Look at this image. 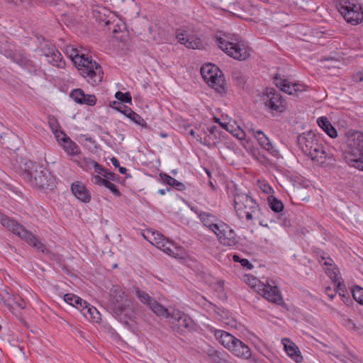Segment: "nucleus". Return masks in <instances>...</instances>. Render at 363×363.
<instances>
[{
    "mask_svg": "<svg viewBox=\"0 0 363 363\" xmlns=\"http://www.w3.org/2000/svg\"><path fill=\"white\" fill-rule=\"evenodd\" d=\"M62 135V146L68 155H75L80 152L79 147L74 142H72L65 134Z\"/></svg>",
    "mask_w": 363,
    "mask_h": 363,
    "instance_id": "nucleus-28",
    "label": "nucleus"
},
{
    "mask_svg": "<svg viewBox=\"0 0 363 363\" xmlns=\"http://www.w3.org/2000/svg\"><path fill=\"white\" fill-rule=\"evenodd\" d=\"M111 298L113 308L117 315H121L123 313L125 315H127L131 312V301L121 286H113L111 291Z\"/></svg>",
    "mask_w": 363,
    "mask_h": 363,
    "instance_id": "nucleus-12",
    "label": "nucleus"
},
{
    "mask_svg": "<svg viewBox=\"0 0 363 363\" xmlns=\"http://www.w3.org/2000/svg\"><path fill=\"white\" fill-rule=\"evenodd\" d=\"M144 237L152 245L162 250L171 257L183 259L185 257L184 250L175 243L166 240L164 236L158 233H152V237Z\"/></svg>",
    "mask_w": 363,
    "mask_h": 363,
    "instance_id": "nucleus-10",
    "label": "nucleus"
},
{
    "mask_svg": "<svg viewBox=\"0 0 363 363\" xmlns=\"http://www.w3.org/2000/svg\"><path fill=\"white\" fill-rule=\"evenodd\" d=\"M223 286H224L223 281H219L216 284V290L218 292L219 295L222 297L225 296Z\"/></svg>",
    "mask_w": 363,
    "mask_h": 363,
    "instance_id": "nucleus-48",
    "label": "nucleus"
},
{
    "mask_svg": "<svg viewBox=\"0 0 363 363\" xmlns=\"http://www.w3.org/2000/svg\"><path fill=\"white\" fill-rule=\"evenodd\" d=\"M177 38L180 43L184 44L188 48L199 49L202 45L199 38L189 35L186 32H178Z\"/></svg>",
    "mask_w": 363,
    "mask_h": 363,
    "instance_id": "nucleus-18",
    "label": "nucleus"
},
{
    "mask_svg": "<svg viewBox=\"0 0 363 363\" xmlns=\"http://www.w3.org/2000/svg\"><path fill=\"white\" fill-rule=\"evenodd\" d=\"M24 177L32 186L40 189H52L55 184V177L40 165L32 164L30 169L26 170Z\"/></svg>",
    "mask_w": 363,
    "mask_h": 363,
    "instance_id": "nucleus-4",
    "label": "nucleus"
},
{
    "mask_svg": "<svg viewBox=\"0 0 363 363\" xmlns=\"http://www.w3.org/2000/svg\"><path fill=\"white\" fill-rule=\"evenodd\" d=\"M297 142L301 151L318 164L327 167L335 162L333 156L327 152L323 145L318 143L313 131L309 130L299 135Z\"/></svg>",
    "mask_w": 363,
    "mask_h": 363,
    "instance_id": "nucleus-2",
    "label": "nucleus"
},
{
    "mask_svg": "<svg viewBox=\"0 0 363 363\" xmlns=\"http://www.w3.org/2000/svg\"><path fill=\"white\" fill-rule=\"evenodd\" d=\"M211 333L213 334L215 338L218 341V342L228 350L230 349L236 338L233 335L222 330L211 328Z\"/></svg>",
    "mask_w": 363,
    "mask_h": 363,
    "instance_id": "nucleus-20",
    "label": "nucleus"
},
{
    "mask_svg": "<svg viewBox=\"0 0 363 363\" xmlns=\"http://www.w3.org/2000/svg\"><path fill=\"white\" fill-rule=\"evenodd\" d=\"M165 190L164 189H160L159 190V193L161 194V195H164L165 194Z\"/></svg>",
    "mask_w": 363,
    "mask_h": 363,
    "instance_id": "nucleus-64",
    "label": "nucleus"
},
{
    "mask_svg": "<svg viewBox=\"0 0 363 363\" xmlns=\"http://www.w3.org/2000/svg\"><path fill=\"white\" fill-rule=\"evenodd\" d=\"M265 95L267 98L266 106L272 111L279 113L284 112L286 108V103L280 95L272 88H267Z\"/></svg>",
    "mask_w": 363,
    "mask_h": 363,
    "instance_id": "nucleus-14",
    "label": "nucleus"
},
{
    "mask_svg": "<svg viewBox=\"0 0 363 363\" xmlns=\"http://www.w3.org/2000/svg\"><path fill=\"white\" fill-rule=\"evenodd\" d=\"M214 233L216 235L219 242L224 246H235L238 242L235 231L223 222H220L219 227Z\"/></svg>",
    "mask_w": 363,
    "mask_h": 363,
    "instance_id": "nucleus-13",
    "label": "nucleus"
},
{
    "mask_svg": "<svg viewBox=\"0 0 363 363\" xmlns=\"http://www.w3.org/2000/svg\"><path fill=\"white\" fill-rule=\"evenodd\" d=\"M1 225L6 228L14 235L24 240L28 245L35 247L38 251L43 253L48 252L45 246L30 232L27 230L24 226L17 223L12 218L7 216H2L1 218Z\"/></svg>",
    "mask_w": 363,
    "mask_h": 363,
    "instance_id": "nucleus-5",
    "label": "nucleus"
},
{
    "mask_svg": "<svg viewBox=\"0 0 363 363\" xmlns=\"http://www.w3.org/2000/svg\"><path fill=\"white\" fill-rule=\"evenodd\" d=\"M354 299L359 304L363 305V288L355 286L352 289Z\"/></svg>",
    "mask_w": 363,
    "mask_h": 363,
    "instance_id": "nucleus-34",
    "label": "nucleus"
},
{
    "mask_svg": "<svg viewBox=\"0 0 363 363\" xmlns=\"http://www.w3.org/2000/svg\"><path fill=\"white\" fill-rule=\"evenodd\" d=\"M284 345V349L287 355L296 363H301L303 361V357L298 347L289 338L284 337L281 340Z\"/></svg>",
    "mask_w": 363,
    "mask_h": 363,
    "instance_id": "nucleus-17",
    "label": "nucleus"
},
{
    "mask_svg": "<svg viewBox=\"0 0 363 363\" xmlns=\"http://www.w3.org/2000/svg\"><path fill=\"white\" fill-rule=\"evenodd\" d=\"M115 97L116 99L123 103L131 104L132 101V98L129 92L123 93L118 91L116 93Z\"/></svg>",
    "mask_w": 363,
    "mask_h": 363,
    "instance_id": "nucleus-37",
    "label": "nucleus"
},
{
    "mask_svg": "<svg viewBox=\"0 0 363 363\" xmlns=\"http://www.w3.org/2000/svg\"><path fill=\"white\" fill-rule=\"evenodd\" d=\"M115 104H117L118 105V106H117L116 108H118L119 109L121 110H123V106H125L124 105L120 104V103H117L116 101H114L113 102Z\"/></svg>",
    "mask_w": 363,
    "mask_h": 363,
    "instance_id": "nucleus-63",
    "label": "nucleus"
},
{
    "mask_svg": "<svg viewBox=\"0 0 363 363\" xmlns=\"http://www.w3.org/2000/svg\"><path fill=\"white\" fill-rule=\"evenodd\" d=\"M118 167H119V172H120V173H121V174H125V173H126L127 169H126V168H125V167H120V166H119Z\"/></svg>",
    "mask_w": 363,
    "mask_h": 363,
    "instance_id": "nucleus-62",
    "label": "nucleus"
},
{
    "mask_svg": "<svg viewBox=\"0 0 363 363\" xmlns=\"http://www.w3.org/2000/svg\"><path fill=\"white\" fill-rule=\"evenodd\" d=\"M337 8L345 20L352 25H358L363 21V10L358 0H340Z\"/></svg>",
    "mask_w": 363,
    "mask_h": 363,
    "instance_id": "nucleus-7",
    "label": "nucleus"
},
{
    "mask_svg": "<svg viewBox=\"0 0 363 363\" xmlns=\"http://www.w3.org/2000/svg\"><path fill=\"white\" fill-rule=\"evenodd\" d=\"M209 357L214 363H222L221 359L219 357L218 352L216 350H213L212 352L209 354Z\"/></svg>",
    "mask_w": 363,
    "mask_h": 363,
    "instance_id": "nucleus-50",
    "label": "nucleus"
},
{
    "mask_svg": "<svg viewBox=\"0 0 363 363\" xmlns=\"http://www.w3.org/2000/svg\"><path fill=\"white\" fill-rule=\"evenodd\" d=\"M228 350L238 357L243 359H248L250 357V349L248 346L238 338L235 339V341Z\"/></svg>",
    "mask_w": 363,
    "mask_h": 363,
    "instance_id": "nucleus-23",
    "label": "nucleus"
},
{
    "mask_svg": "<svg viewBox=\"0 0 363 363\" xmlns=\"http://www.w3.org/2000/svg\"><path fill=\"white\" fill-rule=\"evenodd\" d=\"M248 195L237 194L234 198V207L240 219H250V211H247Z\"/></svg>",
    "mask_w": 363,
    "mask_h": 363,
    "instance_id": "nucleus-16",
    "label": "nucleus"
},
{
    "mask_svg": "<svg viewBox=\"0 0 363 363\" xmlns=\"http://www.w3.org/2000/svg\"><path fill=\"white\" fill-rule=\"evenodd\" d=\"M111 162L115 167H118L120 166L118 160L114 157L111 159Z\"/></svg>",
    "mask_w": 363,
    "mask_h": 363,
    "instance_id": "nucleus-57",
    "label": "nucleus"
},
{
    "mask_svg": "<svg viewBox=\"0 0 363 363\" xmlns=\"http://www.w3.org/2000/svg\"><path fill=\"white\" fill-rule=\"evenodd\" d=\"M233 261L236 262H240L242 266L250 268V262L247 259H242L238 255H234L233 256Z\"/></svg>",
    "mask_w": 363,
    "mask_h": 363,
    "instance_id": "nucleus-45",
    "label": "nucleus"
},
{
    "mask_svg": "<svg viewBox=\"0 0 363 363\" xmlns=\"http://www.w3.org/2000/svg\"><path fill=\"white\" fill-rule=\"evenodd\" d=\"M320 262L323 265L326 267L325 268H324V269L325 270V272L330 278V279L335 284L337 283L338 281H340L341 279L340 277V272L338 269L335 265H333V259L330 257H322V260Z\"/></svg>",
    "mask_w": 363,
    "mask_h": 363,
    "instance_id": "nucleus-24",
    "label": "nucleus"
},
{
    "mask_svg": "<svg viewBox=\"0 0 363 363\" xmlns=\"http://www.w3.org/2000/svg\"><path fill=\"white\" fill-rule=\"evenodd\" d=\"M349 356H350V357H349V359H350L351 361H354V362H358V360H359V359H358V358H357L355 355H354V354H351V353H349Z\"/></svg>",
    "mask_w": 363,
    "mask_h": 363,
    "instance_id": "nucleus-59",
    "label": "nucleus"
},
{
    "mask_svg": "<svg viewBox=\"0 0 363 363\" xmlns=\"http://www.w3.org/2000/svg\"><path fill=\"white\" fill-rule=\"evenodd\" d=\"M218 45L228 55L238 60H245L249 56L247 49L245 48L242 41L238 38H223L217 39Z\"/></svg>",
    "mask_w": 363,
    "mask_h": 363,
    "instance_id": "nucleus-8",
    "label": "nucleus"
},
{
    "mask_svg": "<svg viewBox=\"0 0 363 363\" xmlns=\"http://www.w3.org/2000/svg\"><path fill=\"white\" fill-rule=\"evenodd\" d=\"M318 126L331 138L337 137V132L326 116H321L317 119Z\"/></svg>",
    "mask_w": 363,
    "mask_h": 363,
    "instance_id": "nucleus-26",
    "label": "nucleus"
},
{
    "mask_svg": "<svg viewBox=\"0 0 363 363\" xmlns=\"http://www.w3.org/2000/svg\"><path fill=\"white\" fill-rule=\"evenodd\" d=\"M128 118L135 122L136 124L140 125L143 127H147V123L145 121V120L138 113L133 111L130 115L128 116Z\"/></svg>",
    "mask_w": 363,
    "mask_h": 363,
    "instance_id": "nucleus-38",
    "label": "nucleus"
},
{
    "mask_svg": "<svg viewBox=\"0 0 363 363\" xmlns=\"http://www.w3.org/2000/svg\"><path fill=\"white\" fill-rule=\"evenodd\" d=\"M335 291L340 296L347 294L346 286L341 281L335 284Z\"/></svg>",
    "mask_w": 363,
    "mask_h": 363,
    "instance_id": "nucleus-46",
    "label": "nucleus"
},
{
    "mask_svg": "<svg viewBox=\"0 0 363 363\" xmlns=\"http://www.w3.org/2000/svg\"><path fill=\"white\" fill-rule=\"evenodd\" d=\"M106 181L107 179H106L105 178H102L99 175H94L91 178V182L94 184L99 186H104L105 182H106Z\"/></svg>",
    "mask_w": 363,
    "mask_h": 363,
    "instance_id": "nucleus-47",
    "label": "nucleus"
},
{
    "mask_svg": "<svg viewBox=\"0 0 363 363\" xmlns=\"http://www.w3.org/2000/svg\"><path fill=\"white\" fill-rule=\"evenodd\" d=\"M201 74L204 81L218 92L224 90L225 79L222 72L215 65L205 64L201 68Z\"/></svg>",
    "mask_w": 363,
    "mask_h": 363,
    "instance_id": "nucleus-11",
    "label": "nucleus"
},
{
    "mask_svg": "<svg viewBox=\"0 0 363 363\" xmlns=\"http://www.w3.org/2000/svg\"><path fill=\"white\" fill-rule=\"evenodd\" d=\"M254 138L258 144L264 150L268 151L271 155L277 156L279 152L274 148L267 135L261 130L253 131Z\"/></svg>",
    "mask_w": 363,
    "mask_h": 363,
    "instance_id": "nucleus-22",
    "label": "nucleus"
},
{
    "mask_svg": "<svg viewBox=\"0 0 363 363\" xmlns=\"http://www.w3.org/2000/svg\"><path fill=\"white\" fill-rule=\"evenodd\" d=\"M123 110H121L118 108H116L117 110H118L119 111H121V113H123L124 115H125L128 118V116L130 115V113H132V112L133 111L127 106H123Z\"/></svg>",
    "mask_w": 363,
    "mask_h": 363,
    "instance_id": "nucleus-52",
    "label": "nucleus"
},
{
    "mask_svg": "<svg viewBox=\"0 0 363 363\" xmlns=\"http://www.w3.org/2000/svg\"><path fill=\"white\" fill-rule=\"evenodd\" d=\"M74 65L79 74L92 86H96L101 82L103 70L101 67L88 54L77 57Z\"/></svg>",
    "mask_w": 363,
    "mask_h": 363,
    "instance_id": "nucleus-3",
    "label": "nucleus"
},
{
    "mask_svg": "<svg viewBox=\"0 0 363 363\" xmlns=\"http://www.w3.org/2000/svg\"><path fill=\"white\" fill-rule=\"evenodd\" d=\"M70 96L77 103L80 104L84 97V93L82 89H77L73 90Z\"/></svg>",
    "mask_w": 363,
    "mask_h": 363,
    "instance_id": "nucleus-40",
    "label": "nucleus"
},
{
    "mask_svg": "<svg viewBox=\"0 0 363 363\" xmlns=\"http://www.w3.org/2000/svg\"><path fill=\"white\" fill-rule=\"evenodd\" d=\"M8 304L11 308H13L14 305L20 309L25 308L26 306V301L18 295H13L11 298H9Z\"/></svg>",
    "mask_w": 363,
    "mask_h": 363,
    "instance_id": "nucleus-32",
    "label": "nucleus"
},
{
    "mask_svg": "<svg viewBox=\"0 0 363 363\" xmlns=\"http://www.w3.org/2000/svg\"><path fill=\"white\" fill-rule=\"evenodd\" d=\"M96 102V98L94 95L85 94L84 97L82 101L81 104H84L89 106H94Z\"/></svg>",
    "mask_w": 363,
    "mask_h": 363,
    "instance_id": "nucleus-42",
    "label": "nucleus"
},
{
    "mask_svg": "<svg viewBox=\"0 0 363 363\" xmlns=\"http://www.w3.org/2000/svg\"><path fill=\"white\" fill-rule=\"evenodd\" d=\"M85 163L87 168H93L94 171L98 174L102 173V171L104 170V167L101 165L91 159L85 160Z\"/></svg>",
    "mask_w": 363,
    "mask_h": 363,
    "instance_id": "nucleus-35",
    "label": "nucleus"
},
{
    "mask_svg": "<svg viewBox=\"0 0 363 363\" xmlns=\"http://www.w3.org/2000/svg\"><path fill=\"white\" fill-rule=\"evenodd\" d=\"M88 305L89 303L86 301L79 298V301L77 302L74 307H75L77 309L79 310L82 313H83Z\"/></svg>",
    "mask_w": 363,
    "mask_h": 363,
    "instance_id": "nucleus-44",
    "label": "nucleus"
},
{
    "mask_svg": "<svg viewBox=\"0 0 363 363\" xmlns=\"http://www.w3.org/2000/svg\"><path fill=\"white\" fill-rule=\"evenodd\" d=\"M198 215L203 224L212 232L215 233L218 230L220 222H218V220L215 216L208 212H200L198 213Z\"/></svg>",
    "mask_w": 363,
    "mask_h": 363,
    "instance_id": "nucleus-25",
    "label": "nucleus"
},
{
    "mask_svg": "<svg viewBox=\"0 0 363 363\" xmlns=\"http://www.w3.org/2000/svg\"><path fill=\"white\" fill-rule=\"evenodd\" d=\"M257 185L259 188L265 194L272 195L274 191V189L267 183L264 181L258 180Z\"/></svg>",
    "mask_w": 363,
    "mask_h": 363,
    "instance_id": "nucleus-39",
    "label": "nucleus"
},
{
    "mask_svg": "<svg viewBox=\"0 0 363 363\" xmlns=\"http://www.w3.org/2000/svg\"><path fill=\"white\" fill-rule=\"evenodd\" d=\"M347 135L345 160L350 166L354 167L357 162L363 159V133L358 131L349 132Z\"/></svg>",
    "mask_w": 363,
    "mask_h": 363,
    "instance_id": "nucleus-6",
    "label": "nucleus"
},
{
    "mask_svg": "<svg viewBox=\"0 0 363 363\" xmlns=\"http://www.w3.org/2000/svg\"><path fill=\"white\" fill-rule=\"evenodd\" d=\"M79 298L73 294H66L64 296V301L68 304L74 306L77 302L79 301Z\"/></svg>",
    "mask_w": 363,
    "mask_h": 363,
    "instance_id": "nucleus-41",
    "label": "nucleus"
},
{
    "mask_svg": "<svg viewBox=\"0 0 363 363\" xmlns=\"http://www.w3.org/2000/svg\"><path fill=\"white\" fill-rule=\"evenodd\" d=\"M107 189H108L113 194H115L117 196H119L121 195V192L117 188V186L110 181L107 180L106 182H105L104 186Z\"/></svg>",
    "mask_w": 363,
    "mask_h": 363,
    "instance_id": "nucleus-43",
    "label": "nucleus"
},
{
    "mask_svg": "<svg viewBox=\"0 0 363 363\" xmlns=\"http://www.w3.org/2000/svg\"><path fill=\"white\" fill-rule=\"evenodd\" d=\"M190 134L191 135H192L194 138L196 139V137H197V134H201V131H199V129H196V130H194V129H191V131H190Z\"/></svg>",
    "mask_w": 363,
    "mask_h": 363,
    "instance_id": "nucleus-56",
    "label": "nucleus"
},
{
    "mask_svg": "<svg viewBox=\"0 0 363 363\" xmlns=\"http://www.w3.org/2000/svg\"><path fill=\"white\" fill-rule=\"evenodd\" d=\"M53 133L55 135V137L57 140V141L59 142V143L60 145H62V135L61 134H65L63 132H62L61 130H55V132H53Z\"/></svg>",
    "mask_w": 363,
    "mask_h": 363,
    "instance_id": "nucleus-54",
    "label": "nucleus"
},
{
    "mask_svg": "<svg viewBox=\"0 0 363 363\" xmlns=\"http://www.w3.org/2000/svg\"><path fill=\"white\" fill-rule=\"evenodd\" d=\"M354 167L363 171V159L360 162H357V164Z\"/></svg>",
    "mask_w": 363,
    "mask_h": 363,
    "instance_id": "nucleus-58",
    "label": "nucleus"
},
{
    "mask_svg": "<svg viewBox=\"0 0 363 363\" xmlns=\"http://www.w3.org/2000/svg\"><path fill=\"white\" fill-rule=\"evenodd\" d=\"M274 82L282 91L290 95L297 94L298 92L306 90V86L303 84L298 83L291 84L288 79H281L278 75L274 77Z\"/></svg>",
    "mask_w": 363,
    "mask_h": 363,
    "instance_id": "nucleus-15",
    "label": "nucleus"
},
{
    "mask_svg": "<svg viewBox=\"0 0 363 363\" xmlns=\"http://www.w3.org/2000/svg\"><path fill=\"white\" fill-rule=\"evenodd\" d=\"M82 314L88 319L94 322H98L100 320V314L97 309L89 304L87 306Z\"/></svg>",
    "mask_w": 363,
    "mask_h": 363,
    "instance_id": "nucleus-31",
    "label": "nucleus"
},
{
    "mask_svg": "<svg viewBox=\"0 0 363 363\" xmlns=\"http://www.w3.org/2000/svg\"><path fill=\"white\" fill-rule=\"evenodd\" d=\"M44 56L50 64L58 68H63L65 65L61 53L55 48H48L44 51Z\"/></svg>",
    "mask_w": 363,
    "mask_h": 363,
    "instance_id": "nucleus-19",
    "label": "nucleus"
},
{
    "mask_svg": "<svg viewBox=\"0 0 363 363\" xmlns=\"http://www.w3.org/2000/svg\"><path fill=\"white\" fill-rule=\"evenodd\" d=\"M160 177L164 184L174 186L179 191H182L185 189V186L184 184L177 181V179L169 176L167 174H160Z\"/></svg>",
    "mask_w": 363,
    "mask_h": 363,
    "instance_id": "nucleus-29",
    "label": "nucleus"
},
{
    "mask_svg": "<svg viewBox=\"0 0 363 363\" xmlns=\"http://www.w3.org/2000/svg\"><path fill=\"white\" fill-rule=\"evenodd\" d=\"M50 126L52 130V132H55V130H58L57 128V122L55 121V118H51L49 121Z\"/></svg>",
    "mask_w": 363,
    "mask_h": 363,
    "instance_id": "nucleus-53",
    "label": "nucleus"
},
{
    "mask_svg": "<svg viewBox=\"0 0 363 363\" xmlns=\"http://www.w3.org/2000/svg\"><path fill=\"white\" fill-rule=\"evenodd\" d=\"M72 192L74 196L84 203H89L91 201V194L85 186L81 182H77L72 184Z\"/></svg>",
    "mask_w": 363,
    "mask_h": 363,
    "instance_id": "nucleus-21",
    "label": "nucleus"
},
{
    "mask_svg": "<svg viewBox=\"0 0 363 363\" xmlns=\"http://www.w3.org/2000/svg\"><path fill=\"white\" fill-rule=\"evenodd\" d=\"M208 130V133L202 130L201 134H197L196 140L204 145L211 146L216 143V135L214 134L213 128Z\"/></svg>",
    "mask_w": 363,
    "mask_h": 363,
    "instance_id": "nucleus-27",
    "label": "nucleus"
},
{
    "mask_svg": "<svg viewBox=\"0 0 363 363\" xmlns=\"http://www.w3.org/2000/svg\"><path fill=\"white\" fill-rule=\"evenodd\" d=\"M352 79L357 83L363 82V72H358L354 74L352 77Z\"/></svg>",
    "mask_w": 363,
    "mask_h": 363,
    "instance_id": "nucleus-51",
    "label": "nucleus"
},
{
    "mask_svg": "<svg viewBox=\"0 0 363 363\" xmlns=\"http://www.w3.org/2000/svg\"><path fill=\"white\" fill-rule=\"evenodd\" d=\"M251 289L262 295L269 301L279 306L284 305V300L281 293L275 285L269 283L264 284L255 277H251Z\"/></svg>",
    "mask_w": 363,
    "mask_h": 363,
    "instance_id": "nucleus-9",
    "label": "nucleus"
},
{
    "mask_svg": "<svg viewBox=\"0 0 363 363\" xmlns=\"http://www.w3.org/2000/svg\"><path fill=\"white\" fill-rule=\"evenodd\" d=\"M135 293L139 300L147 305L157 316L169 318V325L174 332L184 335L194 329V322L189 315L178 309H174L169 313L167 308L160 304L145 291L136 289Z\"/></svg>",
    "mask_w": 363,
    "mask_h": 363,
    "instance_id": "nucleus-1",
    "label": "nucleus"
},
{
    "mask_svg": "<svg viewBox=\"0 0 363 363\" xmlns=\"http://www.w3.org/2000/svg\"><path fill=\"white\" fill-rule=\"evenodd\" d=\"M325 294L330 298H333L335 295V293H333V290H332V289L330 287H327L325 289Z\"/></svg>",
    "mask_w": 363,
    "mask_h": 363,
    "instance_id": "nucleus-55",
    "label": "nucleus"
},
{
    "mask_svg": "<svg viewBox=\"0 0 363 363\" xmlns=\"http://www.w3.org/2000/svg\"><path fill=\"white\" fill-rule=\"evenodd\" d=\"M13 60L21 66H27L30 63V60L23 54H15L13 55Z\"/></svg>",
    "mask_w": 363,
    "mask_h": 363,
    "instance_id": "nucleus-36",
    "label": "nucleus"
},
{
    "mask_svg": "<svg viewBox=\"0 0 363 363\" xmlns=\"http://www.w3.org/2000/svg\"><path fill=\"white\" fill-rule=\"evenodd\" d=\"M66 54L74 64L77 57H82L84 53L72 46H67L66 48Z\"/></svg>",
    "mask_w": 363,
    "mask_h": 363,
    "instance_id": "nucleus-33",
    "label": "nucleus"
},
{
    "mask_svg": "<svg viewBox=\"0 0 363 363\" xmlns=\"http://www.w3.org/2000/svg\"><path fill=\"white\" fill-rule=\"evenodd\" d=\"M242 280L244 282H245L247 284H248L250 282V276L248 274H245L242 278Z\"/></svg>",
    "mask_w": 363,
    "mask_h": 363,
    "instance_id": "nucleus-61",
    "label": "nucleus"
},
{
    "mask_svg": "<svg viewBox=\"0 0 363 363\" xmlns=\"http://www.w3.org/2000/svg\"><path fill=\"white\" fill-rule=\"evenodd\" d=\"M100 174H102V176L107 180L111 179L113 180L115 178V174L108 170L104 168V170L102 171V173Z\"/></svg>",
    "mask_w": 363,
    "mask_h": 363,
    "instance_id": "nucleus-49",
    "label": "nucleus"
},
{
    "mask_svg": "<svg viewBox=\"0 0 363 363\" xmlns=\"http://www.w3.org/2000/svg\"><path fill=\"white\" fill-rule=\"evenodd\" d=\"M342 297V301H344L345 303L347 302V301L349 300L350 297H349V295H348V293L347 292V294H345L344 295H341L340 296Z\"/></svg>",
    "mask_w": 363,
    "mask_h": 363,
    "instance_id": "nucleus-60",
    "label": "nucleus"
},
{
    "mask_svg": "<svg viewBox=\"0 0 363 363\" xmlns=\"http://www.w3.org/2000/svg\"><path fill=\"white\" fill-rule=\"evenodd\" d=\"M267 201L270 208L275 213H280L284 210V204L281 200H279L273 195H269Z\"/></svg>",
    "mask_w": 363,
    "mask_h": 363,
    "instance_id": "nucleus-30",
    "label": "nucleus"
}]
</instances>
